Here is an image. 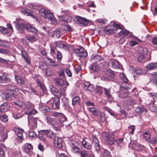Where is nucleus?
I'll return each instance as SVG.
<instances>
[{"label":"nucleus","mask_w":157,"mask_h":157,"mask_svg":"<svg viewBox=\"0 0 157 157\" xmlns=\"http://www.w3.org/2000/svg\"><path fill=\"white\" fill-rule=\"evenodd\" d=\"M91 61L93 63H97L100 61L101 63L97 65H93L91 67V69L95 72H98L99 71L102 70L105 65L104 60L102 59L101 57L99 55L92 56L90 59Z\"/></svg>","instance_id":"1"},{"label":"nucleus","mask_w":157,"mask_h":157,"mask_svg":"<svg viewBox=\"0 0 157 157\" xmlns=\"http://www.w3.org/2000/svg\"><path fill=\"white\" fill-rule=\"evenodd\" d=\"M13 23L15 24L17 30L20 33H24L25 29L35 33H37V29L29 24H25V23H20L17 21H14Z\"/></svg>","instance_id":"2"},{"label":"nucleus","mask_w":157,"mask_h":157,"mask_svg":"<svg viewBox=\"0 0 157 157\" xmlns=\"http://www.w3.org/2000/svg\"><path fill=\"white\" fill-rule=\"evenodd\" d=\"M16 105L19 106L23 110L29 109L31 111L25 112V114L29 115H34L37 113V111L33 109L34 105L30 102V101H25L22 102L21 101H17L15 102Z\"/></svg>","instance_id":"3"},{"label":"nucleus","mask_w":157,"mask_h":157,"mask_svg":"<svg viewBox=\"0 0 157 157\" xmlns=\"http://www.w3.org/2000/svg\"><path fill=\"white\" fill-rule=\"evenodd\" d=\"M39 12L41 16L52 22L53 23L54 25L57 24V20L55 19L52 13H51L49 10L41 8L39 10Z\"/></svg>","instance_id":"4"},{"label":"nucleus","mask_w":157,"mask_h":157,"mask_svg":"<svg viewBox=\"0 0 157 157\" xmlns=\"http://www.w3.org/2000/svg\"><path fill=\"white\" fill-rule=\"evenodd\" d=\"M54 82L57 86H61L60 88V90L61 91L60 96L61 95L64 96L65 95V90L66 89V86L68 85L67 82L64 81L62 79L55 78Z\"/></svg>","instance_id":"5"},{"label":"nucleus","mask_w":157,"mask_h":157,"mask_svg":"<svg viewBox=\"0 0 157 157\" xmlns=\"http://www.w3.org/2000/svg\"><path fill=\"white\" fill-rule=\"evenodd\" d=\"M48 103L50 104L53 109H59L60 104L59 99L58 98H52L48 101Z\"/></svg>","instance_id":"6"},{"label":"nucleus","mask_w":157,"mask_h":157,"mask_svg":"<svg viewBox=\"0 0 157 157\" xmlns=\"http://www.w3.org/2000/svg\"><path fill=\"white\" fill-rule=\"evenodd\" d=\"M28 120L29 126L30 129H35L37 126L38 119L29 116L28 117Z\"/></svg>","instance_id":"7"},{"label":"nucleus","mask_w":157,"mask_h":157,"mask_svg":"<svg viewBox=\"0 0 157 157\" xmlns=\"http://www.w3.org/2000/svg\"><path fill=\"white\" fill-rule=\"evenodd\" d=\"M73 51L76 54V55L78 57L85 58L87 56V52L84 50L83 48L82 47L74 49Z\"/></svg>","instance_id":"8"},{"label":"nucleus","mask_w":157,"mask_h":157,"mask_svg":"<svg viewBox=\"0 0 157 157\" xmlns=\"http://www.w3.org/2000/svg\"><path fill=\"white\" fill-rule=\"evenodd\" d=\"M82 144L83 147L88 150H90L91 148V144L90 140L87 138L82 139Z\"/></svg>","instance_id":"9"},{"label":"nucleus","mask_w":157,"mask_h":157,"mask_svg":"<svg viewBox=\"0 0 157 157\" xmlns=\"http://www.w3.org/2000/svg\"><path fill=\"white\" fill-rule=\"evenodd\" d=\"M41 77L38 74H35L34 77V79L36 81L37 84L40 88L41 89L44 93L46 92V89L45 86L39 81Z\"/></svg>","instance_id":"10"},{"label":"nucleus","mask_w":157,"mask_h":157,"mask_svg":"<svg viewBox=\"0 0 157 157\" xmlns=\"http://www.w3.org/2000/svg\"><path fill=\"white\" fill-rule=\"evenodd\" d=\"M106 139L107 143L109 145L116 144L115 138L114 133L112 132L111 134L106 136Z\"/></svg>","instance_id":"11"},{"label":"nucleus","mask_w":157,"mask_h":157,"mask_svg":"<svg viewBox=\"0 0 157 157\" xmlns=\"http://www.w3.org/2000/svg\"><path fill=\"white\" fill-rule=\"evenodd\" d=\"M120 77L121 80L123 82L121 84V87L124 88H127L128 85V79L126 77L125 75L123 73H121L120 75Z\"/></svg>","instance_id":"12"},{"label":"nucleus","mask_w":157,"mask_h":157,"mask_svg":"<svg viewBox=\"0 0 157 157\" xmlns=\"http://www.w3.org/2000/svg\"><path fill=\"white\" fill-rule=\"evenodd\" d=\"M75 21L76 23L82 25H87L88 24V21L87 20L79 16H76L75 18Z\"/></svg>","instance_id":"13"},{"label":"nucleus","mask_w":157,"mask_h":157,"mask_svg":"<svg viewBox=\"0 0 157 157\" xmlns=\"http://www.w3.org/2000/svg\"><path fill=\"white\" fill-rule=\"evenodd\" d=\"M40 133H42L43 135H46L48 137L52 139H55L56 137L55 133L51 130H42L40 131Z\"/></svg>","instance_id":"14"},{"label":"nucleus","mask_w":157,"mask_h":157,"mask_svg":"<svg viewBox=\"0 0 157 157\" xmlns=\"http://www.w3.org/2000/svg\"><path fill=\"white\" fill-rule=\"evenodd\" d=\"M22 57L24 59V60L28 64H31V59L28 53L25 51H21Z\"/></svg>","instance_id":"15"},{"label":"nucleus","mask_w":157,"mask_h":157,"mask_svg":"<svg viewBox=\"0 0 157 157\" xmlns=\"http://www.w3.org/2000/svg\"><path fill=\"white\" fill-rule=\"evenodd\" d=\"M109 65L115 69L120 68L121 67V65L120 63L118 61L115 59L110 60L109 62Z\"/></svg>","instance_id":"16"},{"label":"nucleus","mask_w":157,"mask_h":157,"mask_svg":"<svg viewBox=\"0 0 157 157\" xmlns=\"http://www.w3.org/2000/svg\"><path fill=\"white\" fill-rule=\"evenodd\" d=\"M52 114L55 117H61L59 119V121L61 123H63L67 121L65 116L62 113L55 112H53Z\"/></svg>","instance_id":"17"},{"label":"nucleus","mask_w":157,"mask_h":157,"mask_svg":"<svg viewBox=\"0 0 157 157\" xmlns=\"http://www.w3.org/2000/svg\"><path fill=\"white\" fill-rule=\"evenodd\" d=\"M54 140L55 146L58 148H61L62 146V138L58 137L55 138Z\"/></svg>","instance_id":"18"},{"label":"nucleus","mask_w":157,"mask_h":157,"mask_svg":"<svg viewBox=\"0 0 157 157\" xmlns=\"http://www.w3.org/2000/svg\"><path fill=\"white\" fill-rule=\"evenodd\" d=\"M11 82V79L4 74L0 76V82L4 84L7 83Z\"/></svg>","instance_id":"19"},{"label":"nucleus","mask_w":157,"mask_h":157,"mask_svg":"<svg viewBox=\"0 0 157 157\" xmlns=\"http://www.w3.org/2000/svg\"><path fill=\"white\" fill-rule=\"evenodd\" d=\"M45 120L48 124L54 125L56 124V121L55 118H53L50 115L46 116Z\"/></svg>","instance_id":"20"},{"label":"nucleus","mask_w":157,"mask_h":157,"mask_svg":"<svg viewBox=\"0 0 157 157\" xmlns=\"http://www.w3.org/2000/svg\"><path fill=\"white\" fill-rule=\"evenodd\" d=\"M83 87L86 90H88L90 92L93 91L95 90L94 86L90 83L87 82H86L84 83Z\"/></svg>","instance_id":"21"},{"label":"nucleus","mask_w":157,"mask_h":157,"mask_svg":"<svg viewBox=\"0 0 157 157\" xmlns=\"http://www.w3.org/2000/svg\"><path fill=\"white\" fill-rule=\"evenodd\" d=\"M14 93L13 92H9L7 91L6 93L3 94L2 95V98L5 100H10L11 98L14 96Z\"/></svg>","instance_id":"22"},{"label":"nucleus","mask_w":157,"mask_h":157,"mask_svg":"<svg viewBox=\"0 0 157 157\" xmlns=\"http://www.w3.org/2000/svg\"><path fill=\"white\" fill-rule=\"evenodd\" d=\"M9 108V105L7 102H4L0 105V111L2 113L6 112Z\"/></svg>","instance_id":"23"},{"label":"nucleus","mask_w":157,"mask_h":157,"mask_svg":"<svg viewBox=\"0 0 157 157\" xmlns=\"http://www.w3.org/2000/svg\"><path fill=\"white\" fill-rule=\"evenodd\" d=\"M15 80L17 83L19 84L23 85L25 83L24 77L18 75L15 76Z\"/></svg>","instance_id":"24"},{"label":"nucleus","mask_w":157,"mask_h":157,"mask_svg":"<svg viewBox=\"0 0 157 157\" xmlns=\"http://www.w3.org/2000/svg\"><path fill=\"white\" fill-rule=\"evenodd\" d=\"M107 76H105V79L107 80H110L111 79L115 77V75L112 72L109 71L106 72Z\"/></svg>","instance_id":"25"},{"label":"nucleus","mask_w":157,"mask_h":157,"mask_svg":"<svg viewBox=\"0 0 157 157\" xmlns=\"http://www.w3.org/2000/svg\"><path fill=\"white\" fill-rule=\"evenodd\" d=\"M24 132L22 129H18L17 131V135L18 137V140L20 142L23 140V133Z\"/></svg>","instance_id":"26"},{"label":"nucleus","mask_w":157,"mask_h":157,"mask_svg":"<svg viewBox=\"0 0 157 157\" xmlns=\"http://www.w3.org/2000/svg\"><path fill=\"white\" fill-rule=\"evenodd\" d=\"M88 110L90 113L95 116H98L99 113L98 110L95 107H89Z\"/></svg>","instance_id":"27"},{"label":"nucleus","mask_w":157,"mask_h":157,"mask_svg":"<svg viewBox=\"0 0 157 157\" xmlns=\"http://www.w3.org/2000/svg\"><path fill=\"white\" fill-rule=\"evenodd\" d=\"M119 35H122L123 36H127L128 37H131L132 33L129 31L127 30H123L120 31L119 33Z\"/></svg>","instance_id":"28"},{"label":"nucleus","mask_w":157,"mask_h":157,"mask_svg":"<svg viewBox=\"0 0 157 157\" xmlns=\"http://www.w3.org/2000/svg\"><path fill=\"white\" fill-rule=\"evenodd\" d=\"M32 145L29 143H26L24 145V150L26 152H30L32 148Z\"/></svg>","instance_id":"29"},{"label":"nucleus","mask_w":157,"mask_h":157,"mask_svg":"<svg viewBox=\"0 0 157 157\" xmlns=\"http://www.w3.org/2000/svg\"><path fill=\"white\" fill-rule=\"evenodd\" d=\"M157 68V63H150L147 66L146 68L148 70L154 69Z\"/></svg>","instance_id":"30"},{"label":"nucleus","mask_w":157,"mask_h":157,"mask_svg":"<svg viewBox=\"0 0 157 157\" xmlns=\"http://www.w3.org/2000/svg\"><path fill=\"white\" fill-rule=\"evenodd\" d=\"M7 91L10 92H13L14 90L16 91L17 90V86L11 84H9L7 87Z\"/></svg>","instance_id":"31"},{"label":"nucleus","mask_w":157,"mask_h":157,"mask_svg":"<svg viewBox=\"0 0 157 157\" xmlns=\"http://www.w3.org/2000/svg\"><path fill=\"white\" fill-rule=\"evenodd\" d=\"M49 88L50 91L53 94L56 96L58 95L59 91L57 89H56L52 85L50 86Z\"/></svg>","instance_id":"32"},{"label":"nucleus","mask_w":157,"mask_h":157,"mask_svg":"<svg viewBox=\"0 0 157 157\" xmlns=\"http://www.w3.org/2000/svg\"><path fill=\"white\" fill-rule=\"evenodd\" d=\"M62 29L67 31H71L72 29L71 27L68 24L62 25L61 26Z\"/></svg>","instance_id":"33"},{"label":"nucleus","mask_w":157,"mask_h":157,"mask_svg":"<svg viewBox=\"0 0 157 157\" xmlns=\"http://www.w3.org/2000/svg\"><path fill=\"white\" fill-rule=\"evenodd\" d=\"M105 90V94L107 96V98L109 100V98H110L111 100L109 101V102L111 101L112 100V95L110 93V90L109 89H107L106 88H104Z\"/></svg>","instance_id":"34"},{"label":"nucleus","mask_w":157,"mask_h":157,"mask_svg":"<svg viewBox=\"0 0 157 157\" xmlns=\"http://www.w3.org/2000/svg\"><path fill=\"white\" fill-rule=\"evenodd\" d=\"M47 60L50 65L54 67L59 66V64L56 62L53 61L51 58H48Z\"/></svg>","instance_id":"35"},{"label":"nucleus","mask_w":157,"mask_h":157,"mask_svg":"<svg viewBox=\"0 0 157 157\" xmlns=\"http://www.w3.org/2000/svg\"><path fill=\"white\" fill-rule=\"evenodd\" d=\"M27 40L31 42H33L38 39V37L36 36H26Z\"/></svg>","instance_id":"36"},{"label":"nucleus","mask_w":157,"mask_h":157,"mask_svg":"<svg viewBox=\"0 0 157 157\" xmlns=\"http://www.w3.org/2000/svg\"><path fill=\"white\" fill-rule=\"evenodd\" d=\"M32 130L30 129L29 132V137L31 139L35 138L37 136V135L35 132Z\"/></svg>","instance_id":"37"},{"label":"nucleus","mask_w":157,"mask_h":157,"mask_svg":"<svg viewBox=\"0 0 157 157\" xmlns=\"http://www.w3.org/2000/svg\"><path fill=\"white\" fill-rule=\"evenodd\" d=\"M0 46L4 47H8L9 46V44L7 41L0 40Z\"/></svg>","instance_id":"38"},{"label":"nucleus","mask_w":157,"mask_h":157,"mask_svg":"<svg viewBox=\"0 0 157 157\" xmlns=\"http://www.w3.org/2000/svg\"><path fill=\"white\" fill-rule=\"evenodd\" d=\"M63 18L62 21H64L66 22L69 23L71 22L72 20V17L68 15H65L63 17Z\"/></svg>","instance_id":"39"},{"label":"nucleus","mask_w":157,"mask_h":157,"mask_svg":"<svg viewBox=\"0 0 157 157\" xmlns=\"http://www.w3.org/2000/svg\"><path fill=\"white\" fill-rule=\"evenodd\" d=\"M143 136L145 139L148 140L151 137L150 132L148 131L145 132L143 133Z\"/></svg>","instance_id":"40"},{"label":"nucleus","mask_w":157,"mask_h":157,"mask_svg":"<svg viewBox=\"0 0 157 157\" xmlns=\"http://www.w3.org/2000/svg\"><path fill=\"white\" fill-rule=\"evenodd\" d=\"M99 113L100 114L99 117V121L101 122H104L106 120L104 113L102 112H100Z\"/></svg>","instance_id":"41"},{"label":"nucleus","mask_w":157,"mask_h":157,"mask_svg":"<svg viewBox=\"0 0 157 157\" xmlns=\"http://www.w3.org/2000/svg\"><path fill=\"white\" fill-rule=\"evenodd\" d=\"M102 155L106 157H110L111 156L110 152L106 149H104L102 153Z\"/></svg>","instance_id":"42"},{"label":"nucleus","mask_w":157,"mask_h":157,"mask_svg":"<svg viewBox=\"0 0 157 157\" xmlns=\"http://www.w3.org/2000/svg\"><path fill=\"white\" fill-rule=\"evenodd\" d=\"M145 57L144 55L140 54H138L137 56V59L138 61L143 62L144 60Z\"/></svg>","instance_id":"43"},{"label":"nucleus","mask_w":157,"mask_h":157,"mask_svg":"<svg viewBox=\"0 0 157 157\" xmlns=\"http://www.w3.org/2000/svg\"><path fill=\"white\" fill-rule=\"evenodd\" d=\"M80 98L76 96L74 97L72 100V104L74 105L79 102Z\"/></svg>","instance_id":"44"},{"label":"nucleus","mask_w":157,"mask_h":157,"mask_svg":"<svg viewBox=\"0 0 157 157\" xmlns=\"http://www.w3.org/2000/svg\"><path fill=\"white\" fill-rule=\"evenodd\" d=\"M128 129L129 132L131 134H132L135 130V126L133 125H130L128 127Z\"/></svg>","instance_id":"45"},{"label":"nucleus","mask_w":157,"mask_h":157,"mask_svg":"<svg viewBox=\"0 0 157 157\" xmlns=\"http://www.w3.org/2000/svg\"><path fill=\"white\" fill-rule=\"evenodd\" d=\"M0 31L4 34H8L9 33L8 29L7 28L3 27H0Z\"/></svg>","instance_id":"46"},{"label":"nucleus","mask_w":157,"mask_h":157,"mask_svg":"<svg viewBox=\"0 0 157 157\" xmlns=\"http://www.w3.org/2000/svg\"><path fill=\"white\" fill-rule=\"evenodd\" d=\"M23 11L24 12V13H27L28 15L31 16L32 18L33 19H35L36 20H37V18L35 17L34 15L32 14V13L31 12H29L28 11V10H26L25 9H24V10H23Z\"/></svg>","instance_id":"47"},{"label":"nucleus","mask_w":157,"mask_h":157,"mask_svg":"<svg viewBox=\"0 0 157 157\" xmlns=\"http://www.w3.org/2000/svg\"><path fill=\"white\" fill-rule=\"evenodd\" d=\"M0 119L2 121L4 122H6L8 121V117L6 114H3L1 116Z\"/></svg>","instance_id":"48"},{"label":"nucleus","mask_w":157,"mask_h":157,"mask_svg":"<svg viewBox=\"0 0 157 157\" xmlns=\"http://www.w3.org/2000/svg\"><path fill=\"white\" fill-rule=\"evenodd\" d=\"M62 55L61 53L58 51H57V59L58 62H60L62 60Z\"/></svg>","instance_id":"49"},{"label":"nucleus","mask_w":157,"mask_h":157,"mask_svg":"<svg viewBox=\"0 0 157 157\" xmlns=\"http://www.w3.org/2000/svg\"><path fill=\"white\" fill-rule=\"evenodd\" d=\"M157 138L155 137H152L151 139L149 140V142L152 144H156L157 141Z\"/></svg>","instance_id":"50"},{"label":"nucleus","mask_w":157,"mask_h":157,"mask_svg":"<svg viewBox=\"0 0 157 157\" xmlns=\"http://www.w3.org/2000/svg\"><path fill=\"white\" fill-rule=\"evenodd\" d=\"M80 155L81 157H87L88 156L87 152L85 150L81 151L80 152Z\"/></svg>","instance_id":"51"},{"label":"nucleus","mask_w":157,"mask_h":157,"mask_svg":"<svg viewBox=\"0 0 157 157\" xmlns=\"http://www.w3.org/2000/svg\"><path fill=\"white\" fill-rule=\"evenodd\" d=\"M13 116L15 119H18L21 117V115L20 113H17L14 112L12 113Z\"/></svg>","instance_id":"52"},{"label":"nucleus","mask_w":157,"mask_h":157,"mask_svg":"<svg viewBox=\"0 0 157 157\" xmlns=\"http://www.w3.org/2000/svg\"><path fill=\"white\" fill-rule=\"evenodd\" d=\"M52 70L51 68L49 67H48L46 70V75L48 76H50L52 74Z\"/></svg>","instance_id":"53"},{"label":"nucleus","mask_w":157,"mask_h":157,"mask_svg":"<svg viewBox=\"0 0 157 157\" xmlns=\"http://www.w3.org/2000/svg\"><path fill=\"white\" fill-rule=\"evenodd\" d=\"M54 34L55 36L58 38L60 37L61 33L59 30H56L54 32Z\"/></svg>","instance_id":"54"},{"label":"nucleus","mask_w":157,"mask_h":157,"mask_svg":"<svg viewBox=\"0 0 157 157\" xmlns=\"http://www.w3.org/2000/svg\"><path fill=\"white\" fill-rule=\"evenodd\" d=\"M56 46L58 48H63L66 46V45L61 43L60 42H58L56 44Z\"/></svg>","instance_id":"55"},{"label":"nucleus","mask_w":157,"mask_h":157,"mask_svg":"<svg viewBox=\"0 0 157 157\" xmlns=\"http://www.w3.org/2000/svg\"><path fill=\"white\" fill-rule=\"evenodd\" d=\"M105 32L108 33L109 34H112L116 32V30L113 29H105Z\"/></svg>","instance_id":"56"},{"label":"nucleus","mask_w":157,"mask_h":157,"mask_svg":"<svg viewBox=\"0 0 157 157\" xmlns=\"http://www.w3.org/2000/svg\"><path fill=\"white\" fill-rule=\"evenodd\" d=\"M0 53H1L3 54H5L6 55H9L10 54V52L8 50H7L5 49H3L2 48L1 49Z\"/></svg>","instance_id":"57"},{"label":"nucleus","mask_w":157,"mask_h":157,"mask_svg":"<svg viewBox=\"0 0 157 157\" xmlns=\"http://www.w3.org/2000/svg\"><path fill=\"white\" fill-rule=\"evenodd\" d=\"M135 72L138 75H142L144 73L142 69L140 68H137L135 71Z\"/></svg>","instance_id":"58"},{"label":"nucleus","mask_w":157,"mask_h":157,"mask_svg":"<svg viewBox=\"0 0 157 157\" xmlns=\"http://www.w3.org/2000/svg\"><path fill=\"white\" fill-rule=\"evenodd\" d=\"M92 137L93 140V144L99 143V141L98 139L96 137L95 135H93L92 136Z\"/></svg>","instance_id":"59"},{"label":"nucleus","mask_w":157,"mask_h":157,"mask_svg":"<svg viewBox=\"0 0 157 157\" xmlns=\"http://www.w3.org/2000/svg\"><path fill=\"white\" fill-rule=\"evenodd\" d=\"M81 67L80 66L77 65L75 67V71L78 74L81 70Z\"/></svg>","instance_id":"60"},{"label":"nucleus","mask_w":157,"mask_h":157,"mask_svg":"<svg viewBox=\"0 0 157 157\" xmlns=\"http://www.w3.org/2000/svg\"><path fill=\"white\" fill-rule=\"evenodd\" d=\"M79 150V148L77 146H74L72 148V151L75 153L78 152Z\"/></svg>","instance_id":"61"},{"label":"nucleus","mask_w":157,"mask_h":157,"mask_svg":"<svg viewBox=\"0 0 157 157\" xmlns=\"http://www.w3.org/2000/svg\"><path fill=\"white\" fill-rule=\"evenodd\" d=\"M28 6L29 7L33 9H36L38 8V7L36 6L31 3H29Z\"/></svg>","instance_id":"62"},{"label":"nucleus","mask_w":157,"mask_h":157,"mask_svg":"<svg viewBox=\"0 0 157 157\" xmlns=\"http://www.w3.org/2000/svg\"><path fill=\"white\" fill-rule=\"evenodd\" d=\"M94 148L96 151H98L100 150V147L99 144V143L95 144H94Z\"/></svg>","instance_id":"63"},{"label":"nucleus","mask_w":157,"mask_h":157,"mask_svg":"<svg viewBox=\"0 0 157 157\" xmlns=\"http://www.w3.org/2000/svg\"><path fill=\"white\" fill-rule=\"evenodd\" d=\"M149 94L154 99H157V93H149Z\"/></svg>","instance_id":"64"}]
</instances>
